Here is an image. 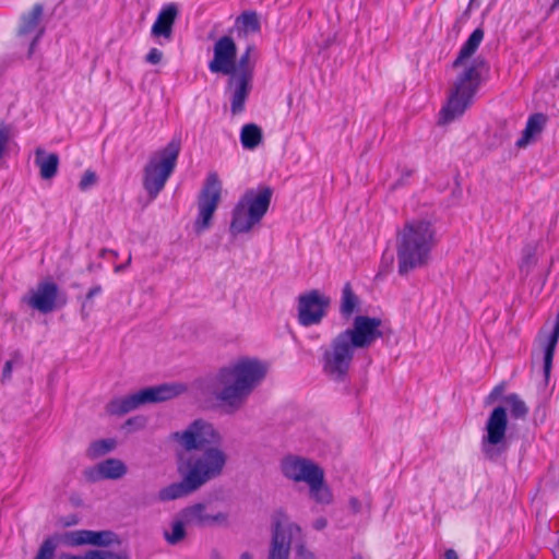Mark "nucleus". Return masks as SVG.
<instances>
[{
    "mask_svg": "<svg viewBox=\"0 0 559 559\" xmlns=\"http://www.w3.org/2000/svg\"><path fill=\"white\" fill-rule=\"evenodd\" d=\"M381 325L380 318L356 316L350 326L335 334L320 348L319 365L322 374L334 383L347 381L356 352L369 348L382 337Z\"/></svg>",
    "mask_w": 559,
    "mask_h": 559,
    "instance_id": "nucleus-1",
    "label": "nucleus"
},
{
    "mask_svg": "<svg viewBox=\"0 0 559 559\" xmlns=\"http://www.w3.org/2000/svg\"><path fill=\"white\" fill-rule=\"evenodd\" d=\"M267 370L265 361L248 356L238 357L213 374L210 380L211 392L224 408L237 412L264 380Z\"/></svg>",
    "mask_w": 559,
    "mask_h": 559,
    "instance_id": "nucleus-2",
    "label": "nucleus"
},
{
    "mask_svg": "<svg viewBox=\"0 0 559 559\" xmlns=\"http://www.w3.org/2000/svg\"><path fill=\"white\" fill-rule=\"evenodd\" d=\"M483 38L484 31L476 28L453 61V69L457 71V74L450 86L447 105L441 111L444 123L455 120L466 111L480 86L486 68L485 60L481 58L471 60V57L479 47Z\"/></svg>",
    "mask_w": 559,
    "mask_h": 559,
    "instance_id": "nucleus-3",
    "label": "nucleus"
},
{
    "mask_svg": "<svg viewBox=\"0 0 559 559\" xmlns=\"http://www.w3.org/2000/svg\"><path fill=\"white\" fill-rule=\"evenodd\" d=\"M437 245L436 230L426 219L407 222L396 236L397 271L402 276L429 264Z\"/></svg>",
    "mask_w": 559,
    "mask_h": 559,
    "instance_id": "nucleus-4",
    "label": "nucleus"
},
{
    "mask_svg": "<svg viewBox=\"0 0 559 559\" xmlns=\"http://www.w3.org/2000/svg\"><path fill=\"white\" fill-rule=\"evenodd\" d=\"M502 401L506 406L492 409L485 425L486 433L481 439V450L489 460H496L507 450V411L515 420L525 419L530 411L524 400L516 393L506 395Z\"/></svg>",
    "mask_w": 559,
    "mask_h": 559,
    "instance_id": "nucleus-5",
    "label": "nucleus"
},
{
    "mask_svg": "<svg viewBox=\"0 0 559 559\" xmlns=\"http://www.w3.org/2000/svg\"><path fill=\"white\" fill-rule=\"evenodd\" d=\"M273 191L269 187L247 190L231 212L229 233L237 237L249 234L266 214Z\"/></svg>",
    "mask_w": 559,
    "mask_h": 559,
    "instance_id": "nucleus-6",
    "label": "nucleus"
},
{
    "mask_svg": "<svg viewBox=\"0 0 559 559\" xmlns=\"http://www.w3.org/2000/svg\"><path fill=\"white\" fill-rule=\"evenodd\" d=\"M228 461V454L224 445L210 447L199 453L180 457L179 471H185L200 488L207 481L219 477Z\"/></svg>",
    "mask_w": 559,
    "mask_h": 559,
    "instance_id": "nucleus-7",
    "label": "nucleus"
},
{
    "mask_svg": "<svg viewBox=\"0 0 559 559\" xmlns=\"http://www.w3.org/2000/svg\"><path fill=\"white\" fill-rule=\"evenodd\" d=\"M187 391L183 383H164L148 386L132 394L115 399L106 405V413L121 416L139 407L175 399Z\"/></svg>",
    "mask_w": 559,
    "mask_h": 559,
    "instance_id": "nucleus-8",
    "label": "nucleus"
},
{
    "mask_svg": "<svg viewBox=\"0 0 559 559\" xmlns=\"http://www.w3.org/2000/svg\"><path fill=\"white\" fill-rule=\"evenodd\" d=\"M180 152L179 142L171 141L155 152L143 169V187L151 199H155L164 189L173 174Z\"/></svg>",
    "mask_w": 559,
    "mask_h": 559,
    "instance_id": "nucleus-9",
    "label": "nucleus"
},
{
    "mask_svg": "<svg viewBox=\"0 0 559 559\" xmlns=\"http://www.w3.org/2000/svg\"><path fill=\"white\" fill-rule=\"evenodd\" d=\"M171 440L189 452L224 445V436L219 429L202 418L195 419L185 429L171 433Z\"/></svg>",
    "mask_w": 559,
    "mask_h": 559,
    "instance_id": "nucleus-10",
    "label": "nucleus"
},
{
    "mask_svg": "<svg viewBox=\"0 0 559 559\" xmlns=\"http://www.w3.org/2000/svg\"><path fill=\"white\" fill-rule=\"evenodd\" d=\"M117 536L110 531L80 530L67 532L63 535H55L46 538L37 550L34 559H53L59 543L68 546L95 545L108 546L116 542Z\"/></svg>",
    "mask_w": 559,
    "mask_h": 559,
    "instance_id": "nucleus-11",
    "label": "nucleus"
},
{
    "mask_svg": "<svg viewBox=\"0 0 559 559\" xmlns=\"http://www.w3.org/2000/svg\"><path fill=\"white\" fill-rule=\"evenodd\" d=\"M301 536V528L282 509L271 515V543L266 559H289L292 543Z\"/></svg>",
    "mask_w": 559,
    "mask_h": 559,
    "instance_id": "nucleus-12",
    "label": "nucleus"
},
{
    "mask_svg": "<svg viewBox=\"0 0 559 559\" xmlns=\"http://www.w3.org/2000/svg\"><path fill=\"white\" fill-rule=\"evenodd\" d=\"M223 185L216 173H210L198 197V215L193 227L197 234H202L212 226L213 216L222 199Z\"/></svg>",
    "mask_w": 559,
    "mask_h": 559,
    "instance_id": "nucleus-13",
    "label": "nucleus"
},
{
    "mask_svg": "<svg viewBox=\"0 0 559 559\" xmlns=\"http://www.w3.org/2000/svg\"><path fill=\"white\" fill-rule=\"evenodd\" d=\"M331 298L318 289L302 293L297 298V318L301 326L318 325L325 318Z\"/></svg>",
    "mask_w": 559,
    "mask_h": 559,
    "instance_id": "nucleus-14",
    "label": "nucleus"
},
{
    "mask_svg": "<svg viewBox=\"0 0 559 559\" xmlns=\"http://www.w3.org/2000/svg\"><path fill=\"white\" fill-rule=\"evenodd\" d=\"M280 471L287 480L308 485L323 472V468L309 457L289 454L281 460Z\"/></svg>",
    "mask_w": 559,
    "mask_h": 559,
    "instance_id": "nucleus-15",
    "label": "nucleus"
},
{
    "mask_svg": "<svg viewBox=\"0 0 559 559\" xmlns=\"http://www.w3.org/2000/svg\"><path fill=\"white\" fill-rule=\"evenodd\" d=\"M237 57V46L230 36H223L213 47V59L209 63L212 73L229 75L234 72Z\"/></svg>",
    "mask_w": 559,
    "mask_h": 559,
    "instance_id": "nucleus-16",
    "label": "nucleus"
},
{
    "mask_svg": "<svg viewBox=\"0 0 559 559\" xmlns=\"http://www.w3.org/2000/svg\"><path fill=\"white\" fill-rule=\"evenodd\" d=\"M58 286L52 282L39 283L23 296L22 301L41 313L51 312L56 306Z\"/></svg>",
    "mask_w": 559,
    "mask_h": 559,
    "instance_id": "nucleus-17",
    "label": "nucleus"
},
{
    "mask_svg": "<svg viewBox=\"0 0 559 559\" xmlns=\"http://www.w3.org/2000/svg\"><path fill=\"white\" fill-rule=\"evenodd\" d=\"M180 516L188 525L194 526H214L225 525L228 521V515L225 512L210 513L203 503H197L191 507L185 508L180 512Z\"/></svg>",
    "mask_w": 559,
    "mask_h": 559,
    "instance_id": "nucleus-18",
    "label": "nucleus"
},
{
    "mask_svg": "<svg viewBox=\"0 0 559 559\" xmlns=\"http://www.w3.org/2000/svg\"><path fill=\"white\" fill-rule=\"evenodd\" d=\"M128 473L127 465L119 459H107L85 471L88 481L96 483L103 479L117 480Z\"/></svg>",
    "mask_w": 559,
    "mask_h": 559,
    "instance_id": "nucleus-19",
    "label": "nucleus"
},
{
    "mask_svg": "<svg viewBox=\"0 0 559 559\" xmlns=\"http://www.w3.org/2000/svg\"><path fill=\"white\" fill-rule=\"evenodd\" d=\"M227 92L230 98V110L234 116L239 115L245 109L246 99L251 91L252 78L238 76L229 74Z\"/></svg>",
    "mask_w": 559,
    "mask_h": 559,
    "instance_id": "nucleus-20",
    "label": "nucleus"
},
{
    "mask_svg": "<svg viewBox=\"0 0 559 559\" xmlns=\"http://www.w3.org/2000/svg\"><path fill=\"white\" fill-rule=\"evenodd\" d=\"M43 15V7L40 4H35L32 10L21 17V24L19 27L20 36H33L29 55L33 53L34 47L37 40L44 33V27L40 25V19Z\"/></svg>",
    "mask_w": 559,
    "mask_h": 559,
    "instance_id": "nucleus-21",
    "label": "nucleus"
},
{
    "mask_svg": "<svg viewBox=\"0 0 559 559\" xmlns=\"http://www.w3.org/2000/svg\"><path fill=\"white\" fill-rule=\"evenodd\" d=\"M178 15V9L175 4L164 7L157 15L152 26V35L154 37H164L170 39L173 35V26Z\"/></svg>",
    "mask_w": 559,
    "mask_h": 559,
    "instance_id": "nucleus-22",
    "label": "nucleus"
},
{
    "mask_svg": "<svg viewBox=\"0 0 559 559\" xmlns=\"http://www.w3.org/2000/svg\"><path fill=\"white\" fill-rule=\"evenodd\" d=\"M182 475V480L179 483H174L165 488H163L158 492V498L162 501H170L175 499H179L186 497L195 490L199 487L194 484L193 480H190V477L186 474L185 471H179Z\"/></svg>",
    "mask_w": 559,
    "mask_h": 559,
    "instance_id": "nucleus-23",
    "label": "nucleus"
},
{
    "mask_svg": "<svg viewBox=\"0 0 559 559\" xmlns=\"http://www.w3.org/2000/svg\"><path fill=\"white\" fill-rule=\"evenodd\" d=\"M34 162L39 169L41 179L50 180L57 175L59 156L56 153H48L43 147H37Z\"/></svg>",
    "mask_w": 559,
    "mask_h": 559,
    "instance_id": "nucleus-24",
    "label": "nucleus"
},
{
    "mask_svg": "<svg viewBox=\"0 0 559 559\" xmlns=\"http://www.w3.org/2000/svg\"><path fill=\"white\" fill-rule=\"evenodd\" d=\"M308 496L311 500L319 504H331L333 502V493L325 483L324 471L319 474L311 483L307 485Z\"/></svg>",
    "mask_w": 559,
    "mask_h": 559,
    "instance_id": "nucleus-25",
    "label": "nucleus"
},
{
    "mask_svg": "<svg viewBox=\"0 0 559 559\" xmlns=\"http://www.w3.org/2000/svg\"><path fill=\"white\" fill-rule=\"evenodd\" d=\"M545 122L546 118L542 114L531 116L522 136L516 141V146L520 148L526 147L543 131Z\"/></svg>",
    "mask_w": 559,
    "mask_h": 559,
    "instance_id": "nucleus-26",
    "label": "nucleus"
},
{
    "mask_svg": "<svg viewBox=\"0 0 559 559\" xmlns=\"http://www.w3.org/2000/svg\"><path fill=\"white\" fill-rule=\"evenodd\" d=\"M545 122L546 118L542 114L531 116L522 136L516 141V146L520 148L526 147L543 131Z\"/></svg>",
    "mask_w": 559,
    "mask_h": 559,
    "instance_id": "nucleus-27",
    "label": "nucleus"
},
{
    "mask_svg": "<svg viewBox=\"0 0 559 559\" xmlns=\"http://www.w3.org/2000/svg\"><path fill=\"white\" fill-rule=\"evenodd\" d=\"M545 122L546 118L542 114L531 116L522 136L516 141V146L520 148L526 147L543 131Z\"/></svg>",
    "mask_w": 559,
    "mask_h": 559,
    "instance_id": "nucleus-28",
    "label": "nucleus"
},
{
    "mask_svg": "<svg viewBox=\"0 0 559 559\" xmlns=\"http://www.w3.org/2000/svg\"><path fill=\"white\" fill-rule=\"evenodd\" d=\"M360 299L353 292L349 283H346L342 289V296L340 300V313L343 319L349 320L354 313L359 311Z\"/></svg>",
    "mask_w": 559,
    "mask_h": 559,
    "instance_id": "nucleus-29",
    "label": "nucleus"
},
{
    "mask_svg": "<svg viewBox=\"0 0 559 559\" xmlns=\"http://www.w3.org/2000/svg\"><path fill=\"white\" fill-rule=\"evenodd\" d=\"M263 140L262 129L255 123H247L241 128L240 142L243 148L254 150Z\"/></svg>",
    "mask_w": 559,
    "mask_h": 559,
    "instance_id": "nucleus-30",
    "label": "nucleus"
},
{
    "mask_svg": "<svg viewBox=\"0 0 559 559\" xmlns=\"http://www.w3.org/2000/svg\"><path fill=\"white\" fill-rule=\"evenodd\" d=\"M253 46H248L245 52L240 56L238 62L235 61L234 72L230 74L246 78H253V63L250 61Z\"/></svg>",
    "mask_w": 559,
    "mask_h": 559,
    "instance_id": "nucleus-31",
    "label": "nucleus"
},
{
    "mask_svg": "<svg viewBox=\"0 0 559 559\" xmlns=\"http://www.w3.org/2000/svg\"><path fill=\"white\" fill-rule=\"evenodd\" d=\"M236 25L246 35L250 33H257L260 29L259 17L257 13L252 11L243 12L241 15H239L236 20Z\"/></svg>",
    "mask_w": 559,
    "mask_h": 559,
    "instance_id": "nucleus-32",
    "label": "nucleus"
},
{
    "mask_svg": "<svg viewBox=\"0 0 559 559\" xmlns=\"http://www.w3.org/2000/svg\"><path fill=\"white\" fill-rule=\"evenodd\" d=\"M59 559H128L126 556L105 550H90L84 556L62 554Z\"/></svg>",
    "mask_w": 559,
    "mask_h": 559,
    "instance_id": "nucleus-33",
    "label": "nucleus"
},
{
    "mask_svg": "<svg viewBox=\"0 0 559 559\" xmlns=\"http://www.w3.org/2000/svg\"><path fill=\"white\" fill-rule=\"evenodd\" d=\"M116 445L117 442L114 439H103L95 441L90 445L87 450V455L91 459H97L112 451L116 448Z\"/></svg>",
    "mask_w": 559,
    "mask_h": 559,
    "instance_id": "nucleus-34",
    "label": "nucleus"
},
{
    "mask_svg": "<svg viewBox=\"0 0 559 559\" xmlns=\"http://www.w3.org/2000/svg\"><path fill=\"white\" fill-rule=\"evenodd\" d=\"M188 525L186 521L179 515L171 524V532H165V538L169 544H177L186 536L185 526Z\"/></svg>",
    "mask_w": 559,
    "mask_h": 559,
    "instance_id": "nucleus-35",
    "label": "nucleus"
},
{
    "mask_svg": "<svg viewBox=\"0 0 559 559\" xmlns=\"http://www.w3.org/2000/svg\"><path fill=\"white\" fill-rule=\"evenodd\" d=\"M536 263H537L536 257H535L534 252H532L530 250L523 257V260L521 261V264H520L521 273H523L525 276L528 275L531 273V271L533 270V267L536 265Z\"/></svg>",
    "mask_w": 559,
    "mask_h": 559,
    "instance_id": "nucleus-36",
    "label": "nucleus"
},
{
    "mask_svg": "<svg viewBox=\"0 0 559 559\" xmlns=\"http://www.w3.org/2000/svg\"><path fill=\"white\" fill-rule=\"evenodd\" d=\"M96 181H97L96 174L92 170H86L80 180L79 188L82 191H85L88 188H91L92 186H94L96 183Z\"/></svg>",
    "mask_w": 559,
    "mask_h": 559,
    "instance_id": "nucleus-37",
    "label": "nucleus"
},
{
    "mask_svg": "<svg viewBox=\"0 0 559 559\" xmlns=\"http://www.w3.org/2000/svg\"><path fill=\"white\" fill-rule=\"evenodd\" d=\"M163 59V52L157 48H152L145 57L146 62L158 64Z\"/></svg>",
    "mask_w": 559,
    "mask_h": 559,
    "instance_id": "nucleus-38",
    "label": "nucleus"
},
{
    "mask_svg": "<svg viewBox=\"0 0 559 559\" xmlns=\"http://www.w3.org/2000/svg\"><path fill=\"white\" fill-rule=\"evenodd\" d=\"M504 390H506L504 383H500V384L496 385L492 389V391L490 392V394L488 395L486 403L487 404L493 403L504 392Z\"/></svg>",
    "mask_w": 559,
    "mask_h": 559,
    "instance_id": "nucleus-39",
    "label": "nucleus"
},
{
    "mask_svg": "<svg viewBox=\"0 0 559 559\" xmlns=\"http://www.w3.org/2000/svg\"><path fill=\"white\" fill-rule=\"evenodd\" d=\"M297 559H316L314 555L308 550L304 545L297 548Z\"/></svg>",
    "mask_w": 559,
    "mask_h": 559,
    "instance_id": "nucleus-40",
    "label": "nucleus"
},
{
    "mask_svg": "<svg viewBox=\"0 0 559 559\" xmlns=\"http://www.w3.org/2000/svg\"><path fill=\"white\" fill-rule=\"evenodd\" d=\"M12 368H13L12 361L8 360L4 364V367H3V370H2V379H1L2 382L11 379Z\"/></svg>",
    "mask_w": 559,
    "mask_h": 559,
    "instance_id": "nucleus-41",
    "label": "nucleus"
},
{
    "mask_svg": "<svg viewBox=\"0 0 559 559\" xmlns=\"http://www.w3.org/2000/svg\"><path fill=\"white\" fill-rule=\"evenodd\" d=\"M348 503L353 513H359L361 511V502L357 498L352 497Z\"/></svg>",
    "mask_w": 559,
    "mask_h": 559,
    "instance_id": "nucleus-42",
    "label": "nucleus"
},
{
    "mask_svg": "<svg viewBox=\"0 0 559 559\" xmlns=\"http://www.w3.org/2000/svg\"><path fill=\"white\" fill-rule=\"evenodd\" d=\"M326 525H328V520L323 516L316 519L312 523V527L317 531L324 530L326 527Z\"/></svg>",
    "mask_w": 559,
    "mask_h": 559,
    "instance_id": "nucleus-43",
    "label": "nucleus"
},
{
    "mask_svg": "<svg viewBox=\"0 0 559 559\" xmlns=\"http://www.w3.org/2000/svg\"><path fill=\"white\" fill-rule=\"evenodd\" d=\"M100 293L102 287L99 285L92 287L86 294V301L92 300L95 296L99 295Z\"/></svg>",
    "mask_w": 559,
    "mask_h": 559,
    "instance_id": "nucleus-44",
    "label": "nucleus"
},
{
    "mask_svg": "<svg viewBox=\"0 0 559 559\" xmlns=\"http://www.w3.org/2000/svg\"><path fill=\"white\" fill-rule=\"evenodd\" d=\"M443 559H460L457 552L454 549H447L444 551Z\"/></svg>",
    "mask_w": 559,
    "mask_h": 559,
    "instance_id": "nucleus-45",
    "label": "nucleus"
},
{
    "mask_svg": "<svg viewBox=\"0 0 559 559\" xmlns=\"http://www.w3.org/2000/svg\"><path fill=\"white\" fill-rule=\"evenodd\" d=\"M130 262H131V254L129 255L126 264H120L115 267V272L119 273V272L123 271L127 267V265L130 264Z\"/></svg>",
    "mask_w": 559,
    "mask_h": 559,
    "instance_id": "nucleus-46",
    "label": "nucleus"
},
{
    "mask_svg": "<svg viewBox=\"0 0 559 559\" xmlns=\"http://www.w3.org/2000/svg\"><path fill=\"white\" fill-rule=\"evenodd\" d=\"M239 559H254L253 556L248 552V551H245L242 552L240 556H239Z\"/></svg>",
    "mask_w": 559,
    "mask_h": 559,
    "instance_id": "nucleus-47",
    "label": "nucleus"
},
{
    "mask_svg": "<svg viewBox=\"0 0 559 559\" xmlns=\"http://www.w3.org/2000/svg\"><path fill=\"white\" fill-rule=\"evenodd\" d=\"M106 253H110V254H112L114 257H117V255H118L116 251L107 250V249H103V250H102V252H100V255H102V257H105V255H106Z\"/></svg>",
    "mask_w": 559,
    "mask_h": 559,
    "instance_id": "nucleus-48",
    "label": "nucleus"
},
{
    "mask_svg": "<svg viewBox=\"0 0 559 559\" xmlns=\"http://www.w3.org/2000/svg\"><path fill=\"white\" fill-rule=\"evenodd\" d=\"M557 7H559V0H555V2H554V4H552L551 9H555V8H557Z\"/></svg>",
    "mask_w": 559,
    "mask_h": 559,
    "instance_id": "nucleus-49",
    "label": "nucleus"
},
{
    "mask_svg": "<svg viewBox=\"0 0 559 559\" xmlns=\"http://www.w3.org/2000/svg\"><path fill=\"white\" fill-rule=\"evenodd\" d=\"M67 524H68V525H70V524H76V521H73V519H70V522H69V523H67Z\"/></svg>",
    "mask_w": 559,
    "mask_h": 559,
    "instance_id": "nucleus-50",
    "label": "nucleus"
},
{
    "mask_svg": "<svg viewBox=\"0 0 559 559\" xmlns=\"http://www.w3.org/2000/svg\"><path fill=\"white\" fill-rule=\"evenodd\" d=\"M67 524H68V525H70V524H76V521H73V519H70V522H69V523H67Z\"/></svg>",
    "mask_w": 559,
    "mask_h": 559,
    "instance_id": "nucleus-51",
    "label": "nucleus"
},
{
    "mask_svg": "<svg viewBox=\"0 0 559 559\" xmlns=\"http://www.w3.org/2000/svg\"><path fill=\"white\" fill-rule=\"evenodd\" d=\"M354 559H361V558L357 557V558H354Z\"/></svg>",
    "mask_w": 559,
    "mask_h": 559,
    "instance_id": "nucleus-52",
    "label": "nucleus"
}]
</instances>
